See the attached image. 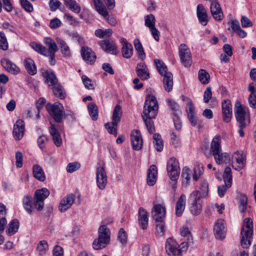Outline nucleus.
Segmentation results:
<instances>
[{
	"mask_svg": "<svg viewBox=\"0 0 256 256\" xmlns=\"http://www.w3.org/2000/svg\"><path fill=\"white\" fill-rule=\"evenodd\" d=\"M158 109V103L156 97L152 95H148L145 100L142 116L147 130L150 134H152L155 131L152 119L156 118Z\"/></svg>",
	"mask_w": 256,
	"mask_h": 256,
	"instance_id": "nucleus-1",
	"label": "nucleus"
},
{
	"mask_svg": "<svg viewBox=\"0 0 256 256\" xmlns=\"http://www.w3.org/2000/svg\"><path fill=\"white\" fill-rule=\"evenodd\" d=\"M234 116L238 123V126L246 128L250 123V115L248 108L242 105L239 100L235 102L234 108Z\"/></svg>",
	"mask_w": 256,
	"mask_h": 256,
	"instance_id": "nucleus-2",
	"label": "nucleus"
},
{
	"mask_svg": "<svg viewBox=\"0 0 256 256\" xmlns=\"http://www.w3.org/2000/svg\"><path fill=\"white\" fill-rule=\"evenodd\" d=\"M252 234V221L250 218H246L244 221L240 232V243L244 248H247L250 245Z\"/></svg>",
	"mask_w": 256,
	"mask_h": 256,
	"instance_id": "nucleus-3",
	"label": "nucleus"
},
{
	"mask_svg": "<svg viewBox=\"0 0 256 256\" xmlns=\"http://www.w3.org/2000/svg\"><path fill=\"white\" fill-rule=\"evenodd\" d=\"M165 248L168 256H182V252L188 248V243L182 242L178 244L174 240L170 238L166 242Z\"/></svg>",
	"mask_w": 256,
	"mask_h": 256,
	"instance_id": "nucleus-4",
	"label": "nucleus"
},
{
	"mask_svg": "<svg viewBox=\"0 0 256 256\" xmlns=\"http://www.w3.org/2000/svg\"><path fill=\"white\" fill-rule=\"evenodd\" d=\"M110 240V232L108 228L104 226H101L98 229V237L96 239L92 246L95 250H100L106 247Z\"/></svg>",
	"mask_w": 256,
	"mask_h": 256,
	"instance_id": "nucleus-5",
	"label": "nucleus"
},
{
	"mask_svg": "<svg viewBox=\"0 0 256 256\" xmlns=\"http://www.w3.org/2000/svg\"><path fill=\"white\" fill-rule=\"evenodd\" d=\"M44 42L46 46H45L44 56L50 57V64L54 66L56 64L55 53L58 50V47L55 41L50 38H46Z\"/></svg>",
	"mask_w": 256,
	"mask_h": 256,
	"instance_id": "nucleus-6",
	"label": "nucleus"
},
{
	"mask_svg": "<svg viewBox=\"0 0 256 256\" xmlns=\"http://www.w3.org/2000/svg\"><path fill=\"white\" fill-rule=\"evenodd\" d=\"M46 109L54 120L58 123L61 122L64 118V112L60 104H47Z\"/></svg>",
	"mask_w": 256,
	"mask_h": 256,
	"instance_id": "nucleus-7",
	"label": "nucleus"
},
{
	"mask_svg": "<svg viewBox=\"0 0 256 256\" xmlns=\"http://www.w3.org/2000/svg\"><path fill=\"white\" fill-rule=\"evenodd\" d=\"M50 191L42 188L35 192L34 197V206L38 210H42L44 206V200L49 196Z\"/></svg>",
	"mask_w": 256,
	"mask_h": 256,
	"instance_id": "nucleus-8",
	"label": "nucleus"
},
{
	"mask_svg": "<svg viewBox=\"0 0 256 256\" xmlns=\"http://www.w3.org/2000/svg\"><path fill=\"white\" fill-rule=\"evenodd\" d=\"M223 178L224 182V184L220 186L218 188V196L222 197L224 195L227 190L230 188L232 184V170L230 167L225 168Z\"/></svg>",
	"mask_w": 256,
	"mask_h": 256,
	"instance_id": "nucleus-9",
	"label": "nucleus"
},
{
	"mask_svg": "<svg viewBox=\"0 0 256 256\" xmlns=\"http://www.w3.org/2000/svg\"><path fill=\"white\" fill-rule=\"evenodd\" d=\"M179 55L182 64L185 67H190L192 64V58L190 50L185 44H181L178 48Z\"/></svg>",
	"mask_w": 256,
	"mask_h": 256,
	"instance_id": "nucleus-10",
	"label": "nucleus"
},
{
	"mask_svg": "<svg viewBox=\"0 0 256 256\" xmlns=\"http://www.w3.org/2000/svg\"><path fill=\"white\" fill-rule=\"evenodd\" d=\"M96 180L98 188L103 190L108 183L106 172L103 166H98L96 168Z\"/></svg>",
	"mask_w": 256,
	"mask_h": 256,
	"instance_id": "nucleus-11",
	"label": "nucleus"
},
{
	"mask_svg": "<svg viewBox=\"0 0 256 256\" xmlns=\"http://www.w3.org/2000/svg\"><path fill=\"white\" fill-rule=\"evenodd\" d=\"M167 171L170 178L178 177L180 168L178 160L174 158H170L167 162Z\"/></svg>",
	"mask_w": 256,
	"mask_h": 256,
	"instance_id": "nucleus-12",
	"label": "nucleus"
},
{
	"mask_svg": "<svg viewBox=\"0 0 256 256\" xmlns=\"http://www.w3.org/2000/svg\"><path fill=\"white\" fill-rule=\"evenodd\" d=\"M80 54L82 59L90 64H93L96 58L95 52L88 46H83L80 49Z\"/></svg>",
	"mask_w": 256,
	"mask_h": 256,
	"instance_id": "nucleus-13",
	"label": "nucleus"
},
{
	"mask_svg": "<svg viewBox=\"0 0 256 256\" xmlns=\"http://www.w3.org/2000/svg\"><path fill=\"white\" fill-rule=\"evenodd\" d=\"M214 232L216 239L222 240L225 238L226 229L224 226V220L222 219L218 220L215 223Z\"/></svg>",
	"mask_w": 256,
	"mask_h": 256,
	"instance_id": "nucleus-14",
	"label": "nucleus"
},
{
	"mask_svg": "<svg viewBox=\"0 0 256 256\" xmlns=\"http://www.w3.org/2000/svg\"><path fill=\"white\" fill-rule=\"evenodd\" d=\"M132 147L136 150H140L142 146V139L141 134L138 130L132 131L130 134Z\"/></svg>",
	"mask_w": 256,
	"mask_h": 256,
	"instance_id": "nucleus-15",
	"label": "nucleus"
},
{
	"mask_svg": "<svg viewBox=\"0 0 256 256\" xmlns=\"http://www.w3.org/2000/svg\"><path fill=\"white\" fill-rule=\"evenodd\" d=\"M222 118L224 122H228L232 118V106L230 100H225L222 102Z\"/></svg>",
	"mask_w": 256,
	"mask_h": 256,
	"instance_id": "nucleus-16",
	"label": "nucleus"
},
{
	"mask_svg": "<svg viewBox=\"0 0 256 256\" xmlns=\"http://www.w3.org/2000/svg\"><path fill=\"white\" fill-rule=\"evenodd\" d=\"M136 72L137 76L142 80H148L150 78V74L148 66L144 62H141L137 64Z\"/></svg>",
	"mask_w": 256,
	"mask_h": 256,
	"instance_id": "nucleus-17",
	"label": "nucleus"
},
{
	"mask_svg": "<svg viewBox=\"0 0 256 256\" xmlns=\"http://www.w3.org/2000/svg\"><path fill=\"white\" fill-rule=\"evenodd\" d=\"M152 216L156 222L163 221L166 216V208L160 204H155L152 211Z\"/></svg>",
	"mask_w": 256,
	"mask_h": 256,
	"instance_id": "nucleus-18",
	"label": "nucleus"
},
{
	"mask_svg": "<svg viewBox=\"0 0 256 256\" xmlns=\"http://www.w3.org/2000/svg\"><path fill=\"white\" fill-rule=\"evenodd\" d=\"M104 50L108 53L116 55L118 54V49L115 43L109 40H104L98 42Z\"/></svg>",
	"mask_w": 256,
	"mask_h": 256,
	"instance_id": "nucleus-19",
	"label": "nucleus"
},
{
	"mask_svg": "<svg viewBox=\"0 0 256 256\" xmlns=\"http://www.w3.org/2000/svg\"><path fill=\"white\" fill-rule=\"evenodd\" d=\"M210 10L211 14L215 20L221 21L223 19L224 14L220 4L217 0L211 4Z\"/></svg>",
	"mask_w": 256,
	"mask_h": 256,
	"instance_id": "nucleus-20",
	"label": "nucleus"
},
{
	"mask_svg": "<svg viewBox=\"0 0 256 256\" xmlns=\"http://www.w3.org/2000/svg\"><path fill=\"white\" fill-rule=\"evenodd\" d=\"M24 132V122L22 120H18L14 126L13 135L16 140L22 139Z\"/></svg>",
	"mask_w": 256,
	"mask_h": 256,
	"instance_id": "nucleus-21",
	"label": "nucleus"
},
{
	"mask_svg": "<svg viewBox=\"0 0 256 256\" xmlns=\"http://www.w3.org/2000/svg\"><path fill=\"white\" fill-rule=\"evenodd\" d=\"M232 156L238 164L236 166H233V168L237 170H241L246 164V158L244 152L242 150H237L234 153Z\"/></svg>",
	"mask_w": 256,
	"mask_h": 256,
	"instance_id": "nucleus-22",
	"label": "nucleus"
},
{
	"mask_svg": "<svg viewBox=\"0 0 256 256\" xmlns=\"http://www.w3.org/2000/svg\"><path fill=\"white\" fill-rule=\"evenodd\" d=\"M75 196L70 194L64 197L60 201L58 209L61 212H64L70 208L74 202Z\"/></svg>",
	"mask_w": 256,
	"mask_h": 256,
	"instance_id": "nucleus-23",
	"label": "nucleus"
},
{
	"mask_svg": "<svg viewBox=\"0 0 256 256\" xmlns=\"http://www.w3.org/2000/svg\"><path fill=\"white\" fill-rule=\"evenodd\" d=\"M120 42L122 44V54L126 58H130L133 54V48L131 44L128 42L125 38H122Z\"/></svg>",
	"mask_w": 256,
	"mask_h": 256,
	"instance_id": "nucleus-24",
	"label": "nucleus"
},
{
	"mask_svg": "<svg viewBox=\"0 0 256 256\" xmlns=\"http://www.w3.org/2000/svg\"><path fill=\"white\" fill-rule=\"evenodd\" d=\"M186 112L188 120L192 126L197 124V119L196 116L194 106L191 100H188L186 104Z\"/></svg>",
	"mask_w": 256,
	"mask_h": 256,
	"instance_id": "nucleus-25",
	"label": "nucleus"
},
{
	"mask_svg": "<svg viewBox=\"0 0 256 256\" xmlns=\"http://www.w3.org/2000/svg\"><path fill=\"white\" fill-rule=\"evenodd\" d=\"M196 14L200 23L203 26H206L208 21V18L206 10L202 4H198Z\"/></svg>",
	"mask_w": 256,
	"mask_h": 256,
	"instance_id": "nucleus-26",
	"label": "nucleus"
},
{
	"mask_svg": "<svg viewBox=\"0 0 256 256\" xmlns=\"http://www.w3.org/2000/svg\"><path fill=\"white\" fill-rule=\"evenodd\" d=\"M1 64L3 68L10 73L16 74L20 72L19 68L8 59L2 58L1 60Z\"/></svg>",
	"mask_w": 256,
	"mask_h": 256,
	"instance_id": "nucleus-27",
	"label": "nucleus"
},
{
	"mask_svg": "<svg viewBox=\"0 0 256 256\" xmlns=\"http://www.w3.org/2000/svg\"><path fill=\"white\" fill-rule=\"evenodd\" d=\"M50 132L55 146L57 147L60 146L62 144V138L55 125L52 123H50Z\"/></svg>",
	"mask_w": 256,
	"mask_h": 256,
	"instance_id": "nucleus-28",
	"label": "nucleus"
},
{
	"mask_svg": "<svg viewBox=\"0 0 256 256\" xmlns=\"http://www.w3.org/2000/svg\"><path fill=\"white\" fill-rule=\"evenodd\" d=\"M148 214L146 211L143 208H140L138 210V224L143 230L147 228L148 226Z\"/></svg>",
	"mask_w": 256,
	"mask_h": 256,
	"instance_id": "nucleus-29",
	"label": "nucleus"
},
{
	"mask_svg": "<svg viewBox=\"0 0 256 256\" xmlns=\"http://www.w3.org/2000/svg\"><path fill=\"white\" fill-rule=\"evenodd\" d=\"M158 175L156 166L153 164L150 166L147 176V183L150 186H154L156 182Z\"/></svg>",
	"mask_w": 256,
	"mask_h": 256,
	"instance_id": "nucleus-30",
	"label": "nucleus"
},
{
	"mask_svg": "<svg viewBox=\"0 0 256 256\" xmlns=\"http://www.w3.org/2000/svg\"><path fill=\"white\" fill-rule=\"evenodd\" d=\"M186 197L184 194H182L178 198L176 203V214L177 216H180L185 208Z\"/></svg>",
	"mask_w": 256,
	"mask_h": 256,
	"instance_id": "nucleus-31",
	"label": "nucleus"
},
{
	"mask_svg": "<svg viewBox=\"0 0 256 256\" xmlns=\"http://www.w3.org/2000/svg\"><path fill=\"white\" fill-rule=\"evenodd\" d=\"M221 138L220 136H215L210 144V152L214 156L222 151Z\"/></svg>",
	"mask_w": 256,
	"mask_h": 256,
	"instance_id": "nucleus-32",
	"label": "nucleus"
},
{
	"mask_svg": "<svg viewBox=\"0 0 256 256\" xmlns=\"http://www.w3.org/2000/svg\"><path fill=\"white\" fill-rule=\"evenodd\" d=\"M162 76H164V90L168 92H170L173 87V76L171 72H167L166 74H164Z\"/></svg>",
	"mask_w": 256,
	"mask_h": 256,
	"instance_id": "nucleus-33",
	"label": "nucleus"
},
{
	"mask_svg": "<svg viewBox=\"0 0 256 256\" xmlns=\"http://www.w3.org/2000/svg\"><path fill=\"white\" fill-rule=\"evenodd\" d=\"M248 90L250 94L248 96V103L251 108H256V88L252 83L249 84Z\"/></svg>",
	"mask_w": 256,
	"mask_h": 256,
	"instance_id": "nucleus-34",
	"label": "nucleus"
},
{
	"mask_svg": "<svg viewBox=\"0 0 256 256\" xmlns=\"http://www.w3.org/2000/svg\"><path fill=\"white\" fill-rule=\"evenodd\" d=\"M24 65L28 72L30 75H34L36 72V67L33 60L28 58L24 60Z\"/></svg>",
	"mask_w": 256,
	"mask_h": 256,
	"instance_id": "nucleus-35",
	"label": "nucleus"
},
{
	"mask_svg": "<svg viewBox=\"0 0 256 256\" xmlns=\"http://www.w3.org/2000/svg\"><path fill=\"white\" fill-rule=\"evenodd\" d=\"M44 76L46 78V82L51 87L58 83V80L52 71L46 70L44 73Z\"/></svg>",
	"mask_w": 256,
	"mask_h": 256,
	"instance_id": "nucleus-36",
	"label": "nucleus"
},
{
	"mask_svg": "<svg viewBox=\"0 0 256 256\" xmlns=\"http://www.w3.org/2000/svg\"><path fill=\"white\" fill-rule=\"evenodd\" d=\"M216 164H220L227 163L230 160V156L226 152H222V150L213 156Z\"/></svg>",
	"mask_w": 256,
	"mask_h": 256,
	"instance_id": "nucleus-37",
	"label": "nucleus"
},
{
	"mask_svg": "<svg viewBox=\"0 0 256 256\" xmlns=\"http://www.w3.org/2000/svg\"><path fill=\"white\" fill-rule=\"evenodd\" d=\"M180 232L182 236L184 238L183 242H187L188 247L189 244L193 242V238L190 230L188 227L184 226L180 230Z\"/></svg>",
	"mask_w": 256,
	"mask_h": 256,
	"instance_id": "nucleus-38",
	"label": "nucleus"
},
{
	"mask_svg": "<svg viewBox=\"0 0 256 256\" xmlns=\"http://www.w3.org/2000/svg\"><path fill=\"white\" fill-rule=\"evenodd\" d=\"M33 174L36 179L40 182H44L46 179L43 169L38 164H34L33 166Z\"/></svg>",
	"mask_w": 256,
	"mask_h": 256,
	"instance_id": "nucleus-39",
	"label": "nucleus"
},
{
	"mask_svg": "<svg viewBox=\"0 0 256 256\" xmlns=\"http://www.w3.org/2000/svg\"><path fill=\"white\" fill-rule=\"evenodd\" d=\"M53 93L56 96L60 99H64L66 97V92L62 86L58 82L51 87Z\"/></svg>",
	"mask_w": 256,
	"mask_h": 256,
	"instance_id": "nucleus-40",
	"label": "nucleus"
},
{
	"mask_svg": "<svg viewBox=\"0 0 256 256\" xmlns=\"http://www.w3.org/2000/svg\"><path fill=\"white\" fill-rule=\"evenodd\" d=\"M122 116V108L119 104L115 106L112 116V122L114 124H119Z\"/></svg>",
	"mask_w": 256,
	"mask_h": 256,
	"instance_id": "nucleus-41",
	"label": "nucleus"
},
{
	"mask_svg": "<svg viewBox=\"0 0 256 256\" xmlns=\"http://www.w3.org/2000/svg\"><path fill=\"white\" fill-rule=\"evenodd\" d=\"M66 6L71 10L79 13L81 10L80 4L75 0H64Z\"/></svg>",
	"mask_w": 256,
	"mask_h": 256,
	"instance_id": "nucleus-42",
	"label": "nucleus"
},
{
	"mask_svg": "<svg viewBox=\"0 0 256 256\" xmlns=\"http://www.w3.org/2000/svg\"><path fill=\"white\" fill-rule=\"evenodd\" d=\"M56 42L64 56H69L70 55V51L66 42L60 38L56 39Z\"/></svg>",
	"mask_w": 256,
	"mask_h": 256,
	"instance_id": "nucleus-43",
	"label": "nucleus"
},
{
	"mask_svg": "<svg viewBox=\"0 0 256 256\" xmlns=\"http://www.w3.org/2000/svg\"><path fill=\"white\" fill-rule=\"evenodd\" d=\"M32 197L28 195L25 196L22 199L23 206L26 211L30 214H32Z\"/></svg>",
	"mask_w": 256,
	"mask_h": 256,
	"instance_id": "nucleus-44",
	"label": "nucleus"
},
{
	"mask_svg": "<svg viewBox=\"0 0 256 256\" xmlns=\"http://www.w3.org/2000/svg\"><path fill=\"white\" fill-rule=\"evenodd\" d=\"M154 63L160 75L163 76L164 74L169 72H168L167 66L162 61L158 59H155Z\"/></svg>",
	"mask_w": 256,
	"mask_h": 256,
	"instance_id": "nucleus-45",
	"label": "nucleus"
},
{
	"mask_svg": "<svg viewBox=\"0 0 256 256\" xmlns=\"http://www.w3.org/2000/svg\"><path fill=\"white\" fill-rule=\"evenodd\" d=\"M88 111L93 120H96L98 118V109L94 102H90L88 106Z\"/></svg>",
	"mask_w": 256,
	"mask_h": 256,
	"instance_id": "nucleus-46",
	"label": "nucleus"
},
{
	"mask_svg": "<svg viewBox=\"0 0 256 256\" xmlns=\"http://www.w3.org/2000/svg\"><path fill=\"white\" fill-rule=\"evenodd\" d=\"M18 220L16 219H14L9 224V228L8 230L7 233L10 236L13 235L18 231Z\"/></svg>",
	"mask_w": 256,
	"mask_h": 256,
	"instance_id": "nucleus-47",
	"label": "nucleus"
},
{
	"mask_svg": "<svg viewBox=\"0 0 256 256\" xmlns=\"http://www.w3.org/2000/svg\"><path fill=\"white\" fill-rule=\"evenodd\" d=\"M134 46L136 50L138 52V56L142 60H144L145 58L146 54L139 39L136 38L134 40Z\"/></svg>",
	"mask_w": 256,
	"mask_h": 256,
	"instance_id": "nucleus-48",
	"label": "nucleus"
},
{
	"mask_svg": "<svg viewBox=\"0 0 256 256\" xmlns=\"http://www.w3.org/2000/svg\"><path fill=\"white\" fill-rule=\"evenodd\" d=\"M112 34V30L110 28L105 30L98 29L95 30L94 34L96 36L99 38H104L110 37Z\"/></svg>",
	"mask_w": 256,
	"mask_h": 256,
	"instance_id": "nucleus-49",
	"label": "nucleus"
},
{
	"mask_svg": "<svg viewBox=\"0 0 256 256\" xmlns=\"http://www.w3.org/2000/svg\"><path fill=\"white\" fill-rule=\"evenodd\" d=\"M210 78V74L206 70L201 69L199 70L198 80L202 84H208Z\"/></svg>",
	"mask_w": 256,
	"mask_h": 256,
	"instance_id": "nucleus-50",
	"label": "nucleus"
},
{
	"mask_svg": "<svg viewBox=\"0 0 256 256\" xmlns=\"http://www.w3.org/2000/svg\"><path fill=\"white\" fill-rule=\"evenodd\" d=\"M239 209L241 212H244L247 207L248 198L244 194H241L239 196Z\"/></svg>",
	"mask_w": 256,
	"mask_h": 256,
	"instance_id": "nucleus-51",
	"label": "nucleus"
},
{
	"mask_svg": "<svg viewBox=\"0 0 256 256\" xmlns=\"http://www.w3.org/2000/svg\"><path fill=\"white\" fill-rule=\"evenodd\" d=\"M36 249L40 255L42 256L46 254L48 249L47 242L46 240L40 241L38 244Z\"/></svg>",
	"mask_w": 256,
	"mask_h": 256,
	"instance_id": "nucleus-52",
	"label": "nucleus"
},
{
	"mask_svg": "<svg viewBox=\"0 0 256 256\" xmlns=\"http://www.w3.org/2000/svg\"><path fill=\"white\" fill-rule=\"evenodd\" d=\"M154 140L156 148L158 152L162 151L163 149V141L159 134H155L154 135Z\"/></svg>",
	"mask_w": 256,
	"mask_h": 256,
	"instance_id": "nucleus-53",
	"label": "nucleus"
},
{
	"mask_svg": "<svg viewBox=\"0 0 256 256\" xmlns=\"http://www.w3.org/2000/svg\"><path fill=\"white\" fill-rule=\"evenodd\" d=\"M193 179L196 181L199 177L203 174L204 168L202 164H198L194 168Z\"/></svg>",
	"mask_w": 256,
	"mask_h": 256,
	"instance_id": "nucleus-54",
	"label": "nucleus"
},
{
	"mask_svg": "<svg viewBox=\"0 0 256 256\" xmlns=\"http://www.w3.org/2000/svg\"><path fill=\"white\" fill-rule=\"evenodd\" d=\"M118 124H114L113 122H107L104 124L108 132L114 135L115 136L117 135V127Z\"/></svg>",
	"mask_w": 256,
	"mask_h": 256,
	"instance_id": "nucleus-55",
	"label": "nucleus"
},
{
	"mask_svg": "<svg viewBox=\"0 0 256 256\" xmlns=\"http://www.w3.org/2000/svg\"><path fill=\"white\" fill-rule=\"evenodd\" d=\"M30 46L32 49H34L39 54L44 56L46 52L45 46L34 42H31L30 43Z\"/></svg>",
	"mask_w": 256,
	"mask_h": 256,
	"instance_id": "nucleus-56",
	"label": "nucleus"
},
{
	"mask_svg": "<svg viewBox=\"0 0 256 256\" xmlns=\"http://www.w3.org/2000/svg\"><path fill=\"white\" fill-rule=\"evenodd\" d=\"M156 24V19L152 14L147 15L145 18V26L149 28L154 26Z\"/></svg>",
	"mask_w": 256,
	"mask_h": 256,
	"instance_id": "nucleus-57",
	"label": "nucleus"
},
{
	"mask_svg": "<svg viewBox=\"0 0 256 256\" xmlns=\"http://www.w3.org/2000/svg\"><path fill=\"white\" fill-rule=\"evenodd\" d=\"M202 198L204 197L198 190H194L192 192L190 197L192 203H200L199 200Z\"/></svg>",
	"mask_w": 256,
	"mask_h": 256,
	"instance_id": "nucleus-58",
	"label": "nucleus"
},
{
	"mask_svg": "<svg viewBox=\"0 0 256 256\" xmlns=\"http://www.w3.org/2000/svg\"><path fill=\"white\" fill-rule=\"evenodd\" d=\"M0 48L4 50H6L8 48V42L3 32H0Z\"/></svg>",
	"mask_w": 256,
	"mask_h": 256,
	"instance_id": "nucleus-59",
	"label": "nucleus"
},
{
	"mask_svg": "<svg viewBox=\"0 0 256 256\" xmlns=\"http://www.w3.org/2000/svg\"><path fill=\"white\" fill-rule=\"evenodd\" d=\"M168 103L170 110L173 112L174 116H176V114L178 115L180 112L178 104L174 100L170 99L168 100Z\"/></svg>",
	"mask_w": 256,
	"mask_h": 256,
	"instance_id": "nucleus-60",
	"label": "nucleus"
},
{
	"mask_svg": "<svg viewBox=\"0 0 256 256\" xmlns=\"http://www.w3.org/2000/svg\"><path fill=\"white\" fill-rule=\"evenodd\" d=\"M118 238L121 244L124 246L127 242V234L124 228H120L118 233Z\"/></svg>",
	"mask_w": 256,
	"mask_h": 256,
	"instance_id": "nucleus-61",
	"label": "nucleus"
},
{
	"mask_svg": "<svg viewBox=\"0 0 256 256\" xmlns=\"http://www.w3.org/2000/svg\"><path fill=\"white\" fill-rule=\"evenodd\" d=\"M190 211L194 215L199 214L202 211V205L200 203H192Z\"/></svg>",
	"mask_w": 256,
	"mask_h": 256,
	"instance_id": "nucleus-62",
	"label": "nucleus"
},
{
	"mask_svg": "<svg viewBox=\"0 0 256 256\" xmlns=\"http://www.w3.org/2000/svg\"><path fill=\"white\" fill-rule=\"evenodd\" d=\"M20 2L22 6L26 11L29 12L33 11V6L28 0H20Z\"/></svg>",
	"mask_w": 256,
	"mask_h": 256,
	"instance_id": "nucleus-63",
	"label": "nucleus"
},
{
	"mask_svg": "<svg viewBox=\"0 0 256 256\" xmlns=\"http://www.w3.org/2000/svg\"><path fill=\"white\" fill-rule=\"evenodd\" d=\"M200 193L203 197H206L208 194V184L206 180H203L200 184Z\"/></svg>",
	"mask_w": 256,
	"mask_h": 256,
	"instance_id": "nucleus-64",
	"label": "nucleus"
}]
</instances>
